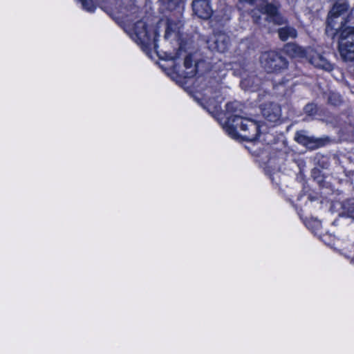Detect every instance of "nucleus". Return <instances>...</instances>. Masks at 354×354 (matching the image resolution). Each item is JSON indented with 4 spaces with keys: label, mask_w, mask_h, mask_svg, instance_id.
<instances>
[{
    "label": "nucleus",
    "mask_w": 354,
    "mask_h": 354,
    "mask_svg": "<svg viewBox=\"0 0 354 354\" xmlns=\"http://www.w3.org/2000/svg\"><path fill=\"white\" fill-rule=\"evenodd\" d=\"M295 140L297 142L308 147L314 148L317 147V142L313 138L305 135L303 132H298L295 136Z\"/></svg>",
    "instance_id": "15"
},
{
    "label": "nucleus",
    "mask_w": 354,
    "mask_h": 354,
    "mask_svg": "<svg viewBox=\"0 0 354 354\" xmlns=\"http://www.w3.org/2000/svg\"><path fill=\"white\" fill-rule=\"evenodd\" d=\"M305 110L307 112H313L314 110V106L312 104L307 105L305 108Z\"/></svg>",
    "instance_id": "20"
},
{
    "label": "nucleus",
    "mask_w": 354,
    "mask_h": 354,
    "mask_svg": "<svg viewBox=\"0 0 354 354\" xmlns=\"http://www.w3.org/2000/svg\"><path fill=\"white\" fill-rule=\"evenodd\" d=\"M347 21L342 19L340 24L341 32L339 38V52L344 61L354 60V28H344Z\"/></svg>",
    "instance_id": "5"
},
{
    "label": "nucleus",
    "mask_w": 354,
    "mask_h": 354,
    "mask_svg": "<svg viewBox=\"0 0 354 354\" xmlns=\"http://www.w3.org/2000/svg\"><path fill=\"white\" fill-rule=\"evenodd\" d=\"M308 59L315 67L327 71H330L333 68V65L325 57L313 50V52L309 54Z\"/></svg>",
    "instance_id": "12"
},
{
    "label": "nucleus",
    "mask_w": 354,
    "mask_h": 354,
    "mask_svg": "<svg viewBox=\"0 0 354 354\" xmlns=\"http://www.w3.org/2000/svg\"><path fill=\"white\" fill-rule=\"evenodd\" d=\"M248 83V80H244L241 82V84L242 85H247Z\"/></svg>",
    "instance_id": "22"
},
{
    "label": "nucleus",
    "mask_w": 354,
    "mask_h": 354,
    "mask_svg": "<svg viewBox=\"0 0 354 354\" xmlns=\"http://www.w3.org/2000/svg\"><path fill=\"white\" fill-rule=\"evenodd\" d=\"M182 49L180 48L178 52L176 53V55L173 57L172 59H177L180 57V53L181 52Z\"/></svg>",
    "instance_id": "21"
},
{
    "label": "nucleus",
    "mask_w": 354,
    "mask_h": 354,
    "mask_svg": "<svg viewBox=\"0 0 354 354\" xmlns=\"http://www.w3.org/2000/svg\"><path fill=\"white\" fill-rule=\"evenodd\" d=\"M346 214L348 217L354 218V202L348 205L346 208Z\"/></svg>",
    "instance_id": "19"
},
{
    "label": "nucleus",
    "mask_w": 354,
    "mask_h": 354,
    "mask_svg": "<svg viewBox=\"0 0 354 354\" xmlns=\"http://www.w3.org/2000/svg\"><path fill=\"white\" fill-rule=\"evenodd\" d=\"M207 44L212 51L225 53L230 46V39L224 32H216L207 40Z\"/></svg>",
    "instance_id": "9"
},
{
    "label": "nucleus",
    "mask_w": 354,
    "mask_h": 354,
    "mask_svg": "<svg viewBox=\"0 0 354 354\" xmlns=\"http://www.w3.org/2000/svg\"><path fill=\"white\" fill-rule=\"evenodd\" d=\"M199 95L196 97L199 100L201 106L214 116L218 115L221 112V103L223 97L221 94L218 86H207L201 88Z\"/></svg>",
    "instance_id": "4"
},
{
    "label": "nucleus",
    "mask_w": 354,
    "mask_h": 354,
    "mask_svg": "<svg viewBox=\"0 0 354 354\" xmlns=\"http://www.w3.org/2000/svg\"><path fill=\"white\" fill-rule=\"evenodd\" d=\"M256 8L252 10V17L256 24H261V15L265 16L266 21L269 24L273 22L274 24L281 25L286 22V19L278 12L275 6L268 3L266 0H241Z\"/></svg>",
    "instance_id": "3"
},
{
    "label": "nucleus",
    "mask_w": 354,
    "mask_h": 354,
    "mask_svg": "<svg viewBox=\"0 0 354 354\" xmlns=\"http://www.w3.org/2000/svg\"><path fill=\"white\" fill-rule=\"evenodd\" d=\"M308 59L315 67L327 71H330L333 68V65L325 57L313 50V52L309 54Z\"/></svg>",
    "instance_id": "11"
},
{
    "label": "nucleus",
    "mask_w": 354,
    "mask_h": 354,
    "mask_svg": "<svg viewBox=\"0 0 354 354\" xmlns=\"http://www.w3.org/2000/svg\"><path fill=\"white\" fill-rule=\"evenodd\" d=\"M194 12L200 18L208 19L212 14L209 0H195L192 3Z\"/></svg>",
    "instance_id": "10"
},
{
    "label": "nucleus",
    "mask_w": 354,
    "mask_h": 354,
    "mask_svg": "<svg viewBox=\"0 0 354 354\" xmlns=\"http://www.w3.org/2000/svg\"><path fill=\"white\" fill-rule=\"evenodd\" d=\"M163 27L165 28V39H178L180 29L182 27V22L172 18L161 19L157 23L158 30Z\"/></svg>",
    "instance_id": "8"
},
{
    "label": "nucleus",
    "mask_w": 354,
    "mask_h": 354,
    "mask_svg": "<svg viewBox=\"0 0 354 354\" xmlns=\"http://www.w3.org/2000/svg\"><path fill=\"white\" fill-rule=\"evenodd\" d=\"M184 66L185 68V77L189 78L196 75V66L193 64V59L191 55H186V57H185Z\"/></svg>",
    "instance_id": "16"
},
{
    "label": "nucleus",
    "mask_w": 354,
    "mask_h": 354,
    "mask_svg": "<svg viewBox=\"0 0 354 354\" xmlns=\"http://www.w3.org/2000/svg\"><path fill=\"white\" fill-rule=\"evenodd\" d=\"M278 32L280 39L283 41H286L290 38H295L297 35V30L294 28L290 26L281 28Z\"/></svg>",
    "instance_id": "17"
},
{
    "label": "nucleus",
    "mask_w": 354,
    "mask_h": 354,
    "mask_svg": "<svg viewBox=\"0 0 354 354\" xmlns=\"http://www.w3.org/2000/svg\"><path fill=\"white\" fill-rule=\"evenodd\" d=\"M262 114L268 121L277 122L281 117V108L277 104L270 103L261 108Z\"/></svg>",
    "instance_id": "13"
},
{
    "label": "nucleus",
    "mask_w": 354,
    "mask_h": 354,
    "mask_svg": "<svg viewBox=\"0 0 354 354\" xmlns=\"http://www.w3.org/2000/svg\"><path fill=\"white\" fill-rule=\"evenodd\" d=\"M82 3V8L90 12H93L95 10V6L93 0H80Z\"/></svg>",
    "instance_id": "18"
},
{
    "label": "nucleus",
    "mask_w": 354,
    "mask_h": 354,
    "mask_svg": "<svg viewBox=\"0 0 354 354\" xmlns=\"http://www.w3.org/2000/svg\"><path fill=\"white\" fill-rule=\"evenodd\" d=\"M285 52L292 57H306L308 59L309 54L313 52V49L308 48L304 49L301 46L295 44H288L284 48Z\"/></svg>",
    "instance_id": "14"
},
{
    "label": "nucleus",
    "mask_w": 354,
    "mask_h": 354,
    "mask_svg": "<svg viewBox=\"0 0 354 354\" xmlns=\"http://www.w3.org/2000/svg\"><path fill=\"white\" fill-rule=\"evenodd\" d=\"M261 66L268 72H274L287 67L286 60L274 51L264 52L260 57Z\"/></svg>",
    "instance_id": "6"
},
{
    "label": "nucleus",
    "mask_w": 354,
    "mask_h": 354,
    "mask_svg": "<svg viewBox=\"0 0 354 354\" xmlns=\"http://www.w3.org/2000/svg\"><path fill=\"white\" fill-rule=\"evenodd\" d=\"M102 9L123 26L125 32L136 43L145 48H158L157 41L160 35L157 25L155 27L151 26L142 19L131 24V21L136 19L134 15L138 11L137 8L122 7L113 10L109 8Z\"/></svg>",
    "instance_id": "1"
},
{
    "label": "nucleus",
    "mask_w": 354,
    "mask_h": 354,
    "mask_svg": "<svg viewBox=\"0 0 354 354\" xmlns=\"http://www.w3.org/2000/svg\"><path fill=\"white\" fill-rule=\"evenodd\" d=\"M241 104L233 102L226 104L227 121L223 127L226 133L233 139L253 141L259 135V124L254 120L240 115Z\"/></svg>",
    "instance_id": "2"
},
{
    "label": "nucleus",
    "mask_w": 354,
    "mask_h": 354,
    "mask_svg": "<svg viewBox=\"0 0 354 354\" xmlns=\"http://www.w3.org/2000/svg\"><path fill=\"white\" fill-rule=\"evenodd\" d=\"M348 8L349 5L347 0H338L336 1L328 14L327 26L326 29V32H329L330 29L335 30L333 35L336 34V30L338 28H335L336 19L347 12Z\"/></svg>",
    "instance_id": "7"
}]
</instances>
